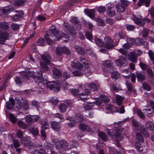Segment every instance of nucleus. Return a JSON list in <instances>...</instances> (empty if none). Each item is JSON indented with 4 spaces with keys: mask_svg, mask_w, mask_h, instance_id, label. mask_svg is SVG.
<instances>
[{
    "mask_svg": "<svg viewBox=\"0 0 154 154\" xmlns=\"http://www.w3.org/2000/svg\"><path fill=\"white\" fill-rule=\"evenodd\" d=\"M20 74L23 78L26 80H29V77L34 78L35 83L40 87H42L45 84H46L47 88L51 90H53L55 92H57L60 90L59 84L51 82H47L46 80H43L41 73H39L36 77L35 76V74L34 72H20Z\"/></svg>",
    "mask_w": 154,
    "mask_h": 154,
    "instance_id": "f257e3e1",
    "label": "nucleus"
},
{
    "mask_svg": "<svg viewBox=\"0 0 154 154\" xmlns=\"http://www.w3.org/2000/svg\"><path fill=\"white\" fill-rule=\"evenodd\" d=\"M59 32L55 28L54 26L50 27V29L47 34H45L44 38L49 44L52 43V40L49 37H55L57 40H60L63 37L66 38L68 37V33L66 31Z\"/></svg>",
    "mask_w": 154,
    "mask_h": 154,
    "instance_id": "f03ea898",
    "label": "nucleus"
},
{
    "mask_svg": "<svg viewBox=\"0 0 154 154\" xmlns=\"http://www.w3.org/2000/svg\"><path fill=\"white\" fill-rule=\"evenodd\" d=\"M129 4V2L127 0H121L120 2L116 5L117 11L119 12H123Z\"/></svg>",
    "mask_w": 154,
    "mask_h": 154,
    "instance_id": "7ed1b4c3",
    "label": "nucleus"
},
{
    "mask_svg": "<svg viewBox=\"0 0 154 154\" xmlns=\"http://www.w3.org/2000/svg\"><path fill=\"white\" fill-rule=\"evenodd\" d=\"M16 106L18 109H21L23 107V109L27 110L29 109V105L28 101L25 98H22L21 100L17 101L16 102Z\"/></svg>",
    "mask_w": 154,
    "mask_h": 154,
    "instance_id": "20e7f679",
    "label": "nucleus"
},
{
    "mask_svg": "<svg viewBox=\"0 0 154 154\" xmlns=\"http://www.w3.org/2000/svg\"><path fill=\"white\" fill-rule=\"evenodd\" d=\"M133 21L135 23L140 26H143L145 24L146 21L149 23L151 20L150 19L146 17L143 19L139 18L135 16H133L132 17Z\"/></svg>",
    "mask_w": 154,
    "mask_h": 154,
    "instance_id": "39448f33",
    "label": "nucleus"
},
{
    "mask_svg": "<svg viewBox=\"0 0 154 154\" xmlns=\"http://www.w3.org/2000/svg\"><path fill=\"white\" fill-rule=\"evenodd\" d=\"M70 52L69 50L64 46L62 47H58L56 49V54L58 56H61L63 53L69 55Z\"/></svg>",
    "mask_w": 154,
    "mask_h": 154,
    "instance_id": "423d86ee",
    "label": "nucleus"
},
{
    "mask_svg": "<svg viewBox=\"0 0 154 154\" xmlns=\"http://www.w3.org/2000/svg\"><path fill=\"white\" fill-rule=\"evenodd\" d=\"M55 145L56 148L60 149L61 148L66 149L67 147L68 143L66 141L64 140H55Z\"/></svg>",
    "mask_w": 154,
    "mask_h": 154,
    "instance_id": "0eeeda50",
    "label": "nucleus"
},
{
    "mask_svg": "<svg viewBox=\"0 0 154 154\" xmlns=\"http://www.w3.org/2000/svg\"><path fill=\"white\" fill-rule=\"evenodd\" d=\"M104 42L103 47L108 49H110L114 47L113 41L109 37H105L104 38Z\"/></svg>",
    "mask_w": 154,
    "mask_h": 154,
    "instance_id": "6e6552de",
    "label": "nucleus"
},
{
    "mask_svg": "<svg viewBox=\"0 0 154 154\" xmlns=\"http://www.w3.org/2000/svg\"><path fill=\"white\" fill-rule=\"evenodd\" d=\"M49 64H47L43 62H41L40 63V70L41 72L40 74H42V72H45L46 71H48L50 70V69L48 66V65Z\"/></svg>",
    "mask_w": 154,
    "mask_h": 154,
    "instance_id": "1a4fd4ad",
    "label": "nucleus"
},
{
    "mask_svg": "<svg viewBox=\"0 0 154 154\" xmlns=\"http://www.w3.org/2000/svg\"><path fill=\"white\" fill-rule=\"evenodd\" d=\"M9 34L6 32H0V43H3L8 39Z\"/></svg>",
    "mask_w": 154,
    "mask_h": 154,
    "instance_id": "9d476101",
    "label": "nucleus"
},
{
    "mask_svg": "<svg viewBox=\"0 0 154 154\" xmlns=\"http://www.w3.org/2000/svg\"><path fill=\"white\" fill-rule=\"evenodd\" d=\"M14 8L11 6L5 7L4 9L0 11V14L1 15L7 14L9 12L13 11Z\"/></svg>",
    "mask_w": 154,
    "mask_h": 154,
    "instance_id": "9b49d317",
    "label": "nucleus"
},
{
    "mask_svg": "<svg viewBox=\"0 0 154 154\" xmlns=\"http://www.w3.org/2000/svg\"><path fill=\"white\" fill-rule=\"evenodd\" d=\"M39 119V117L38 116L32 115L27 116L26 120L27 122L33 123L36 122Z\"/></svg>",
    "mask_w": 154,
    "mask_h": 154,
    "instance_id": "f8f14e48",
    "label": "nucleus"
},
{
    "mask_svg": "<svg viewBox=\"0 0 154 154\" xmlns=\"http://www.w3.org/2000/svg\"><path fill=\"white\" fill-rule=\"evenodd\" d=\"M41 57L42 60L47 64H50L51 59L50 54L47 53L41 55Z\"/></svg>",
    "mask_w": 154,
    "mask_h": 154,
    "instance_id": "ddd939ff",
    "label": "nucleus"
},
{
    "mask_svg": "<svg viewBox=\"0 0 154 154\" xmlns=\"http://www.w3.org/2000/svg\"><path fill=\"white\" fill-rule=\"evenodd\" d=\"M71 65L72 67H74L79 70H81L82 69L83 67V65L80 63L79 62L75 60H74L72 62Z\"/></svg>",
    "mask_w": 154,
    "mask_h": 154,
    "instance_id": "4468645a",
    "label": "nucleus"
},
{
    "mask_svg": "<svg viewBox=\"0 0 154 154\" xmlns=\"http://www.w3.org/2000/svg\"><path fill=\"white\" fill-rule=\"evenodd\" d=\"M6 107L7 109H12L15 103L14 99L12 98L9 99V100L6 102Z\"/></svg>",
    "mask_w": 154,
    "mask_h": 154,
    "instance_id": "2eb2a0df",
    "label": "nucleus"
},
{
    "mask_svg": "<svg viewBox=\"0 0 154 154\" xmlns=\"http://www.w3.org/2000/svg\"><path fill=\"white\" fill-rule=\"evenodd\" d=\"M107 13L108 16L112 17L116 14L115 8L113 7H109L107 10Z\"/></svg>",
    "mask_w": 154,
    "mask_h": 154,
    "instance_id": "dca6fc26",
    "label": "nucleus"
},
{
    "mask_svg": "<svg viewBox=\"0 0 154 154\" xmlns=\"http://www.w3.org/2000/svg\"><path fill=\"white\" fill-rule=\"evenodd\" d=\"M51 128L54 130L58 131L60 130V125L59 122H52L51 124Z\"/></svg>",
    "mask_w": 154,
    "mask_h": 154,
    "instance_id": "f3484780",
    "label": "nucleus"
},
{
    "mask_svg": "<svg viewBox=\"0 0 154 154\" xmlns=\"http://www.w3.org/2000/svg\"><path fill=\"white\" fill-rule=\"evenodd\" d=\"M150 2L151 0H139L137 4L139 7H140L143 4H144L146 7H148Z\"/></svg>",
    "mask_w": 154,
    "mask_h": 154,
    "instance_id": "a211bd4d",
    "label": "nucleus"
},
{
    "mask_svg": "<svg viewBox=\"0 0 154 154\" xmlns=\"http://www.w3.org/2000/svg\"><path fill=\"white\" fill-rule=\"evenodd\" d=\"M53 78L57 80L61 76L60 71L57 69H54L53 70Z\"/></svg>",
    "mask_w": 154,
    "mask_h": 154,
    "instance_id": "6ab92c4d",
    "label": "nucleus"
},
{
    "mask_svg": "<svg viewBox=\"0 0 154 154\" xmlns=\"http://www.w3.org/2000/svg\"><path fill=\"white\" fill-rule=\"evenodd\" d=\"M128 60L131 62L136 63L137 62V57L134 52H131L128 56Z\"/></svg>",
    "mask_w": 154,
    "mask_h": 154,
    "instance_id": "aec40b11",
    "label": "nucleus"
},
{
    "mask_svg": "<svg viewBox=\"0 0 154 154\" xmlns=\"http://www.w3.org/2000/svg\"><path fill=\"white\" fill-rule=\"evenodd\" d=\"M39 123L41 125V129L46 130L50 127L49 124L46 121H40Z\"/></svg>",
    "mask_w": 154,
    "mask_h": 154,
    "instance_id": "412c9836",
    "label": "nucleus"
},
{
    "mask_svg": "<svg viewBox=\"0 0 154 154\" xmlns=\"http://www.w3.org/2000/svg\"><path fill=\"white\" fill-rule=\"evenodd\" d=\"M110 100V99L108 98H106L105 97H103V98L99 99L97 100L95 103L97 105H100L104 101L106 102H108Z\"/></svg>",
    "mask_w": 154,
    "mask_h": 154,
    "instance_id": "4be33fe9",
    "label": "nucleus"
},
{
    "mask_svg": "<svg viewBox=\"0 0 154 154\" xmlns=\"http://www.w3.org/2000/svg\"><path fill=\"white\" fill-rule=\"evenodd\" d=\"M42 146H40L39 149H35L34 151H32V154H44L45 152V149L42 148Z\"/></svg>",
    "mask_w": 154,
    "mask_h": 154,
    "instance_id": "5701e85b",
    "label": "nucleus"
},
{
    "mask_svg": "<svg viewBox=\"0 0 154 154\" xmlns=\"http://www.w3.org/2000/svg\"><path fill=\"white\" fill-rule=\"evenodd\" d=\"M118 130L117 132H116V134L115 135V137L116 140L117 141H119L121 140L123 138V136L122 134L119 132V129H117Z\"/></svg>",
    "mask_w": 154,
    "mask_h": 154,
    "instance_id": "b1692460",
    "label": "nucleus"
},
{
    "mask_svg": "<svg viewBox=\"0 0 154 154\" xmlns=\"http://www.w3.org/2000/svg\"><path fill=\"white\" fill-rule=\"evenodd\" d=\"M29 137H22L21 140V143L23 144L25 146H28L30 143V141L29 140Z\"/></svg>",
    "mask_w": 154,
    "mask_h": 154,
    "instance_id": "393cba45",
    "label": "nucleus"
},
{
    "mask_svg": "<svg viewBox=\"0 0 154 154\" xmlns=\"http://www.w3.org/2000/svg\"><path fill=\"white\" fill-rule=\"evenodd\" d=\"M145 126L149 130L154 131V124L152 122L150 121H147L145 123Z\"/></svg>",
    "mask_w": 154,
    "mask_h": 154,
    "instance_id": "a878e982",
    "label": "nucleus"
},
{
    "mask_svg": "<svg viewBox=\"0 0 154 154\" xmlns=\"http://www.w3.org/2000/svg\"><path fill=\"white\" fill-rule=\"evenodd\" d=\"M74 48L76 51L78 53L83 55H85V51L79 45H75Z\"/></svg>",
    "mask_w": 154,
    "mask_h": 154,
    "instance_id": "bb28decb",
    "label": "nucleus"
},
{
    "mask_svg": "<svg viewBox=\"0 0 154 154\" xmlns=\"http://www.w3.org/2000/svg\"><path fill=\"white\" fill-rule=\"evenodd\" d=\"M125 58L122 56L120 57V59L116 60L115 63L118 66H122L124 63L125 61Z\"/></svg>",
    "mask_w": 154,
    "mask_h": 154,
    "instance_id": "cd10ccee",
    "label": "nucleus"
},
{
    "mask_svg": "<svg viewBox=\"0 0 154 154\" xmlns=\"http://www.w3.org/2000/svg\"><path fill=\"white\" fill-rule=\"evenodd\" d=\"M136 77L138 80L142 81L145 79V75L144 74L141 72H136Z\"/></svg>",
    "mask_w": 154,
    "mask_h": 154,
    "instance_id": "c85d7f7f",
    "label": "nucleus"
},
{
    "mask_svg": "<svg viewBox=\"0 0 154 154\" xmlns=\"http://www.w3.org/2000/svg\"><path fill=\"white\" fill-rule=\"evenodd\" d=\"M59 109L60 112L62 113L65 112L66 110L67 106L65 103H61L59 106Z\"/></svg>",
    "mask_w": 154,
    "mask_h": 154,
    "instance_id": "c756f323",
    "label": "nucleus"
},
{
    "mask_svg": "<svg viewBox=\"0 0 154 154\" xmlns=\"http://www.w3.org/2000/svg\"><path fill=\"white\" fill-rule=\"evenodd\" d=\"M29 131L34 135H37L38 134V128L34 126L31 127L29 128Z\"/></svg>",
    "mask_w": 154,
    "mask_h": 154,
    "instance_id": "7c9ffc66",
    "label": "nucleus"
},
{
    "mask_svg": "<svg viewBox=\"0 0 154 154\" xmlns=\"http://www.w3.org/2000/svg\"><path fill=\"white\" fill-rule=\"evenodd\" d=\"M21 14H16L11 17L12 20L13 21H17L19 20V18L21 17L23 15V11H20Z\"/></svg>",
    "mask_w": 154,
    "mask_h": 154,
    "instance_id": "2f4dec72",
    "label": "nucleus"
},
{
    "mask_svg": "<svg viewBox=\"0 0 154 154\" xmlns=\"http://www.w3.org/2000/svg\"><path fill=\"white\" fill-rule=\"evenodd\" d=\"M74 121L76 122H80L83 120V118L82 116L80 114L75 115L73 118Z\"/></svg>",
    "mask_w": 154,
    "mask_h": 154,
    "instance_id": "473e14b6",
    "label": "nucleus"
},
{
    "mask_svg": "<svg viewBox=\"0 0 154 154\" xmlns=\"http://www.w3.org/2000/svg\"><path fill=\"white\" fill-rule=\"evenodd\" d=\"M42 147L44 148L45 149H50L51 150L52 149V145L51 143L45 141L43 145V146H42Z\"/></svg>",
    "mask_w": 154,
    "mask_h": 154,
    "instance_id": "72a5a7b5",
    "label": "nucleus"
},
{
    "mask_svg": "<svg viewBox=\"0 0 154 154\" xmlns=\"http://www.w3.org/2000/svg\"><path fill=\"white\" fill-rule=\"evenodd\" d=\"M86 14L91 18H93L95 16V11L93 9L88 10L86 11Z\"/></svg>",
    "mask_w": 154,
    "mask_h": 154,
    "instance_id": "f704fd0d",
    "label": "nucleus"
},
{
    "mask_svg": "<svg viewBox=\"0 0 154 154\" xmlns=\"http://www.w3.org/2000/svg\"><path fill=\"white\" fill-rule=\"evenodd\" d=\"M122 73L123 74L124 76L126 77V79L130 78L131 76L130 75L131 74V72L130 71L129 69H127L123 70Z\"/></svg>",
    "mask_w": 154,
    "mask_h": 154,
    "instance_id": "c9c22d12",
    "label": "nucleus"
},
{
    "mask_svg": "<svg viewBox=\"0 0 154 154\" xmlns=\"http://www.w3.org/2000/svg\"><path fill=\"white\" fill-rule=\"evenodd\" d=\"M135 147L137 151L139 152H142L143 149V145L139 143L136 142L135 143Z\"/></svg>",
    "mask_w": 154,
    "mask_h": 154,
    "instance_id": "e433bc0d",
    "label": "nucleus"
},
{
    "mask_svg": "<svg viewBox=\"0 0 154 154\" xmlns=\"http://www.w3.org/2000/svg\"><path fill=\"white\" fill-rule=\"evenodd\" d=\"M35 35V33L34 32H33L32 33V34L29 37L26 38L25 39L24 42L22 44L21 46V48H23V47H24L26 45V44L28 43L29 40L30 38H33L34 36Z\"/></svg>",
    "mask_w": 154,
    "mask_h": 154,
    "instance_id": "4c0bfd02",
    "label": "nucleus"
},
{
    "mask_svg": "<svg viewBox=\"0 0 154 154\" xmlns=\"http://www.w3.org/2000/svg\"><path fill=\"white\" fill-rule=\"evenodd\" d=\"M93 103H87L84 106V109L87 110L91 109L93 106Z\"/></svg>",
    "mask_w": 154,
    "mask_h": 154,
    "instance_id": "58836bf2",
    "label": "nucleus"
},
{
    "mask_svg": "<svg viewBox=\"0 0 154 154\" xmlns=\"http://www.w3.org/2000/svg\"><path fill=\"white\" fill-rule=\"evenodd\" d=\"M9 26L8 23L6 22L0 23V28L3 30L8 29Z\"/></svg>",
    "mask_w": 154,
    "mask_h": 154,
    "instance_id": "ea45409f",
    "label": "nucleus"
},
{
    "mask_svg": "<svg viewBox=\"0 0 154 154\" xmlns=\"http://www.w3.org/2000/svg\"><path fill=\"white\" fill-rule=\"evenodd\" d=\"M24 0H14V5L16 6H21L24 3Z\"/></svg>",
    "mask_w": 154,
    "mask_h": 154,
    "instance_id": "a19ab883",
    "label": "nucleus"
},
{
    "mask_svg": "<svg viewBox=\"0 0 154 154\" xmlns=\"http://www.w3.org/2000/svg\"><path fill=\"white\" fill-rule=\"evenodd\" d=\"M136 139L139 142L143 143L144 141V140L142 135L140 133H138L137 134Z\"/></svg>",
    "mask_w": 154,
    "mask_h": 154,
    "instance_id": "79ce46f5",
    "label": "nucleus"
},
{
    "mask_svg": "<svg viewBox=\"0 0 154 154\" xmlns=\"http://www.w3.org/2000/svg\"><path fill=\"white\" fill-rule=\"evenodd\" d=\"M95 41L96 44L100 47H103V46L104 42L100 39L98 38H95Z\"/></svg>",
    "mask_w": 154,
    "mask_h": 154,
    "instance_id": "37998d69",
    "label": "nucleus"
},
{
    "mask_svg": "<svg viewBox=\"0 0 154 154\" xmlns=\"http://www.w3.org/2000/svg\"><path fill=\"white\" fill-rule=\"evenodd\" d=\"M91 94L90 91L89 89H85L84 92L79 94V95H81L83 96L87 97L88 95H90Z\"/></svg>",
    "mask_w": 154,
    "mask_h": 154,
    "instance_id": "c03bdc74",
    "label": "nucleus"
},
{
    "mask_svg": "<svg viewBox=\"0 0 154 154\" xmlns=\"http://www.w3.org/2000/svg\"><path fill=\"white\" fill-rule=\"evenodd\" d=\"M67 30L69 33L70 34H71L72 35L75 36L76 35V33L73 26H69L67 28Z\"/></svg>",
    "mask_w": 154,
    "mask_h": 154,
    "instance_id": "a18cd8bd",
    "label": "nucleus"
},
{
    "mask_svg": "<svg viewBox=\"0 0 154 154\" xmlns=\"http://www.w3.org/2000/svg\"><path fill=\"white\" fill-rule=\"evenodd\" d=\"M96 21L97 22V24L100 26H104L105 25V23L104 21L100 18H97L96 19Z\"/></svg>",
    "mask_w": 154,
    "mask_h": 154,
    "instance_id": "49530a36",
    "label": "nucleus"
},
{
    "mask_svg": "<svg viewBox=\"0 0 154 154\" xmlns=\"http://www.w3.org/2000/svg\"><path fill=\"white\" fill-rule=\"evenodd\" d=\"M120 75L119 73L117 72H112L111 74V76L112 79H117L120 77Z\"/></svg>",
    "mask_w": 154,
    "mask_h": 154,
    "instance_id": "de8ad7c7",
    "label": "nucleus"
},
{
    "mask_svg": "<svg viewBox=\"0 0 154 154\" xmlns=\"http://www.w3.org/2000/svg\"><path fill=\"white\" fill-rule=\"evenodd\" d=\"M123 98L122 97L119 95H116V100L117 104L119 105H120L122 104V101L123 100Z\"/></svg>",
    "mask_w": 154,
    "mask_h": 154,
    "instance_id": "09e8293b",
    "label": "nucleus"
},
{
    "mask_svg": "<svg viewBox=\"0 0 154 154\" xmlns=\"http://www.w3.org/2000/svg\"><path fill=\"white\" fill-rule=\"evenodd\" d=\"M18 125L19 127L22 129H25L26 128L27 125L23 122L21 121H19Z\"/></svg>",
    "mask_w": 154,
    "mask_h": 154,
    "instance_id": "8fccbe9b",
    "label": "nucleus"
},
{
    "mask_svg": "<svg viewBox=\"0 0 154 154\" xmlns=\"http://www.w3.org/2000/svg\"><path fill=\"white\" fill-rule=\"evenodd\" d=\"M103 64L105 66L109 68L112 66L113 64L112 62L109 60H106L104 62Z\"/></svg>",
    "mask_w": 154,
    "mask_h": 154,
    "instance_id": "3c124183",
    "label": "nucleus"
},
{
    "mask_svg": "<svg viewBox=\"0 0 154 154\" xmlns=\"http://www.w3.org/2000/svg\"><path fill=\"white\" fill-rule=\"evenodd\" d=\"M127 40L128 42L131 45V46L136 44V40L133 38H128L127 39Z\"/></svg>",
    "mask_w": 154,
    "mask_h": 154,
    "instance_id": "603ef678",
    "label": "nucleus"
},
{
    "mask_svg": "<svg viewBox=\"0 0 154 154\" xmlns=\"http://www.w3.org/2000/svg\"><path fill=\"white\" fill-rule=\"evenodd\" d=\"M132 124L133 127L135 128L138 127L140 125L139 122L134 119H132Z\"/></svg>",
    "mask_w": 154,
    "mask_h": 154,
    "instance_id": "864d4df0",
    "label": "nucleus"
},
{
    "mask_svg": "<svg viewBox=\"0 0 154 154\" xmlns=\"http://www.w3.org/2000/svg\"><path fill=\"white\" fill-rule=\"evenodd\" d=\"M106 8L105 7L100 6L97 8V11L100 13H104L106 11Z\"/></svg>",
    "mask_w": 154,
    "mask_h": 154,
    "instance_id": "5fc2aeb1",
    "label": "nucleus"
},
{
    "mask_svg": "<svg viewBox=\"0 0 154 154\" xmlns=\"http://www.w3.org/2000/svg\"><path fill=\"white\" fill-rule=\"evenodd\" d=\"M99 137L103 141H106L107 139V136L103 132H100L99 134Z\"/></svg>",
    "mask_w": 154,
    "mask_h": 154,
    "instance_id": "6e6d98bb",
    "label": "nucleus"
},
{
    "mask_svg": "<svg viewBox=\"0 0 154 154\" xmlns=\"http://www.w3.org/2000/svg\"><path fill=\"white\" fill-rule=\"evenodd\" d=\"M143 42V40L141 38H138L136 39V44L138 45H142Z\"/></svg>",
    "mask_w": 154,
    "mask_h": 154,
    "instance_id": "4d7b16f0",
    "label": "nucleus"
},
{
    "mask_svg": "<svg viewBox=\"0 0 154 154\" xmlns=\"http://www.w3.org/2000/svg\"><path fill=\"white\" fill-rule=\"evenodd\" d=\"M62 77H63V79L66 80L69 78L70 77V74L68 72H64L63 73Z\"/></svg>",
    "mask_w": 154,
    "mask_h": 154,
    "instance_id": "13d9d810",
    "label": "nucleus"
},
{
    "mask_svg": "<svg viewBox=\"0 0 154 154\" xmlns=\"http://www.w3.org/2000/svg\"><path fill=\"white\" fill-rule=\"evenodd\" d=\"M37 42L38 45L42 46H44L45 45L44 40L42 38H39Z\"/></svg>",
    "mask_w": 154,
    "mask_h": 154,
    "instance_id": "bf43d9fd",
    "label": "nucleus"
},
{
    "mask_svg": "<svg viewBox=\"0 0 154 154\" xmlns=\"http://www.w3.org/2000/svg\"><path fill=\"white\" fill-rule=\"evenodd\" d=\"M9 118L11 121L14 123L17 121V119L12 114H10L9 115Z\"/></svg>",
    "mask_w": 154,
    "mask_h": 154,
    "instance_id": "052dcab7",
    "label": "nucleus"
},
{
    "mask_svg": "<svg viewBox=\"0 0 154 154\" xmlns=\"http://www.w3.org/2000/svg\"><path fill=\"white\" fill-rule=\"evenodd\" d=\"M88 87L90 88L91 89L92 91H96L97 90V88L96 85L94 83H90Z\"/></svg>",
    "mask_w": 154,
    "mask_h": 154,
    "instance_id": "680f3d73",
    "label": "nucleus"
},
{
    "mask_svg": "<svg viewBox=\"0 0 154 154\" xmlns=\"http://www.w3.org/2000/svg\"><path fill=\"white\" fill-rule=\"evenodd\" d=\"M19 28V25L16 23H13L11 25V29L14 30H18Z\"/></svg>",
    "mask_w": 154,
    "mask_h": 154,
    "instance_id": "e2e57ef3",
    "label": "nucleus"
},
{
    "mask_svg": "<svg viewBox=\"0 0 154 154\" xmlns=\"http://www.w3.org/2000/svg\"><path fill=\"white\" fill-rule=\"evenodd\" d=\"M85 35L87 38L91 41H92V34L88 31H86L85 32Z\"/></svg>",
    "mask_w": 154,
    "mask_h": 154,
    "instance_id": "0e129e2a",
    "label": "nucleus"
},
{
    "mask_svg": "<svg viewBox=\"0 0 154 154\" xmlns=\"http://www.w3.org/2000/svg\"><path fill=\"white\" fill-rule=\"evenodd\" d=\"M143 89L148 91H150L151 89V88L148 84L145 83H143L142 84Z\"/></svg>",
    "mask_w": 154,
    "mask_h": 154,
    "instance_id": "69168bd1",
    "label": "nucleus"
},
{
    "mask_svg": "<svg viewBox=\"0 0 154 154\" xmlns=\"http://www.w3.org/2000/svg\"><path fill=\"white\" fill-rule=\"evenodd\" d=\"M13 143L14 148H17L20 146V142L17 139H15L13 141Z\"/></svg>",
    "mask_w": 154,
    "mask_h": 154,
    "instance_id": "338daca9",
    "label": "nucleus"
},
{
    "mask_svg": "<svg viewBox=\"0 0 154 154\" xmlns=\"http://www.w3.org/2000/svg\"><path fill=\"white\" fill-rule=\"evenodd\" d=\"M147 72L148 75L151 77H152L154 74L152 70L150 68H148L147 69Z\"/></svg>",
    "mask_w": 154,
    "mask_h": 154,
    "instance_id": "774afa93",
    "label": "nucleus"
}]
</instances>
